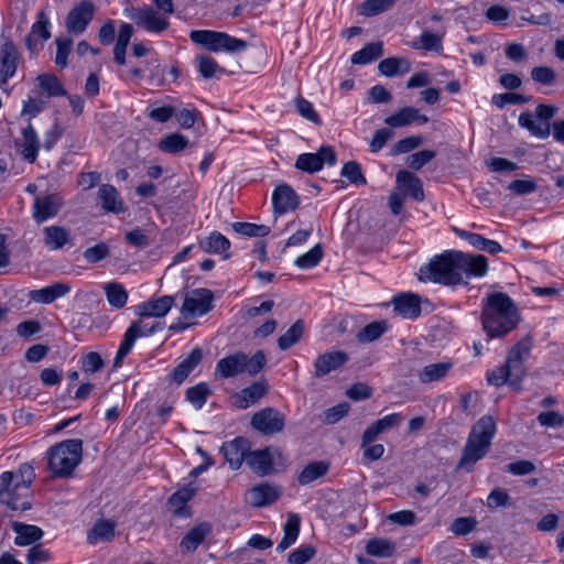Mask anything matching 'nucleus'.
<instances>
[{
    "label": "nucleus",
    "instance_id": "1",
    "mask_svg": "<svg viewBox=\"0 0 564 564\" xmlns=\"http://www.w3.org/2000/svg\"><path fill=\"white\" fill-rule=\"evenodd\" d=\"M519 321L518 307L508 294L491 292L482 299L481 324L489 338L506 336Z\"/></svg>",
    "mask_w": 564,
    "mask_h": 564
},
{
    "label": "nucleus",
    "instance_id": "2",
    "mask_svg": "<svg viewBox=\"0 0 564 564\" xmlns=\"http://www.w3.org/2000/svg\"><path fill=\"white\" fill-rule=\"evenodd\" d=\"M532 339L530 336L519 340L508 352L503 365L487 372V382L495 387L508 384L514 391L522 390V380L527 375L524 360L532 349Z\"/></svg>",
    "mask_w": 564,
    "mask_h": 564
},
{
    "label": "nucleus",
    "instance_id": "3",
    "mask_svg": "<svg viewBox=\"0 0 564 564\" xmlns=\"http://www.w3.org/2000/svg\"><path fill=\"white\" fill-rule=\"evenodd\" d=\"M495 434L494 417L490 415L480 417L471 427L456 469L470 473L475 465L488 454Z\"/></svg>",
    "mask_w": 564,
    "mask_h": 564
},
{
    "label": "nucleus",
    "instance_id": "4",
    "mask_svg": "<svg viewBox=\"0 0 564 564\" xmlns=\"http://www.w3.org/2000/svg\"><path fill=\"white\" fill-rule=\"evenodd\" d=\"M83 441L70 438L53 445L48 451L47 467L54 477L67 478L82 462Z\"/></svg>",
    "mask_w": 564,
    "mask_h": 564
},
{
    "label": "nucleus",
    "instance_id": "5",
    "mask_svg": "<svg viewBox=\"0 0 564 564\" xmlns=\"http://www.w3.org/2000/svg\"><path fill=\"white\" fill-rule=\"evenodd\" d=\"M420 281H432L443 285L460 284L458 251H445L435 256L419 271Z\"/></svg>",
    "mask_w": 564,
    "mask_h": 564
},
{
    "label": "nucleus",
    "instance_id": "6",
    "mask_svg": "<svg viewBox=\"0 0 564 564\" xmlns=\"http://www.w3.org/2000/svg\"><path fill=\"white\" fill-rule=\"evenodd\" d=\"M265 364L267 357L262 350L256 351L251 357L242 351H236L217 361L215 375L221 379L234 378L242 373L253 377L263 369Z\"/></svg>",
    "mask_w": 564,
    "mask_h": 564
},
{
    "label": "nucleus",
    "instance_id": "7",
    "mask_svg": "<svg viewBox=\"0 0 564 564\" xmlns=\"http://www.w3.org/2000/svg\"><path fill=\"white\" fill-rule=\"evenodd\" d=\"M189 39L210 52L225 51L228 53L243 52L248 44L246 41L230 36L225 32L210 30H195L189 34Z\"/></svg>",
    "mask_w": 564,
    "mask_h": 564
},
{
    "label": "nucleus",
    "instance_id": "8",
    "mask_svg": "<svg viewBox=\"0 0 564 564\" xmlns=\"http://www.w3.org/2000/svg\"><path fill=\"white\" fill-rule=\"evenodd\" d=\"M159 329H161L160 323L150 326L149 324H144L142 321L132 322L123 335V338L121 340V344L113 360V366L120 367L122 365L123 359L129 355V352L133 348L137 338L141 336L152 335Z\"/></svg>",
    "mask_w": 564,
    "mask_h": 564
},
{
    "label": "nucleus",
    "instance_id": "9",
    "mask_svg": "<svg viewBox=\"0 0 564 564\" xmlns=\"http://www.w3.org/2000/svg\"><path fill=\"white\" fill-rule=\"evenodd\" d=\"M213 301L214 294L210 290L203 288L192 290L184 297L181 314L186 319L203 316L213 310Z\"/></svg>",
    "mask_w": 564,
    "mask_h": 564
},
{
    "label": "nucleus",
    "instance_id": "10",
    "mask_svg": "<svg viewBox=\"0 0 564 564\" xmlns=\"http://www.w3.org/2000/svg\"><path fill=\"white\" fill-rule=\"evenodd\" d=\"M285 414L274 408H264L251 417V426L264 435H273L285 427Z\"/></svg>",
    "mask_w": 564,
    "mask_h": 564
},
{
    "label": "nucleus",
    "instance_id": "11",
    "mask_svg": "<svg viewBox=\"0 0 564 564\" xmlns=\"http://www.w3.org/2000/svg\"><path fill=\"white\" fill-rule=\"evenodd\" d=\"M334 165L336 153L332 147L323 145L317 153H302L297 156L295 167L313 174L321 171L324 164Z\"/></svg>",
    "mask_w": 564,
    "mask_h": 564
},
{
    "label": "nucleus",
    "instance_id": "12",
    "mask_svg": "<svg viewBox=\"0 0 564 564\" xmlns=\"http://www.w3.org/2000/svg\"><path fill=\"white\" fill-rule=\"evenodd\" d=\"M95 6L91 1H80L66 17L65 26L67 32L74 35L84 33L93 20Z\"/></svg>",
    "mask_w": 564,
    "mask_h": 564
},
{
    "label": "nucleus",
    "instance_id": "13",
    "mask_svg": "<svg viewBox=\"0 0 564 564\" xmlns=\"http://www.w3.org/2000/svg\"><path fill=\"white\" fill-rule=\"evenodd\" d=\"M14 473L3 471L0 475V502L8 506L12 511H25L31 509V502L22 498L19 489H14Z\"/></svg>",
    "mask_w": 564,
    "mask_h": 564
},
{
    "label": "nucleus",
    "instance_id": "14",
    "mask_svg": "<svg viewBox=\"0 0 564 564\" xmlns=\"http://www.w3.org/2000/svg\"><path fill=\"white\" fill-rule=\"evenodd\" d=\"M128 15L138 26L149 32L161 33L170 26L169 21L150 7L132 8Z\"/></svg>",
    "mask_w": 564,
    "mask_h": 564
},
{
    "label": "nucleus",
    "instance_id": "15",
    "mask_svg": "<svg viewBox=\"0 0 564 564\" xmlns=\"http://www.w3.org/2000/svg\"><path fill=\"white\" fill-rule=\"evenodd\" d=\"M14 143L15 147L20 149L21 158L25 162L32 164L36 161L42 145L32 122L29 121L25 127L21 129V138L17 139Z\"/></svg>",
    "mask_w": 564,
    "mask_h": 564
},
{
    "label": "nucleus",
    "instance_id": "16",
    "mask_svg": "<svg viewBox=\"0 0 564 564\" xmlns=\"http://www.w3.org/2000/svg\"><path fill=\"white\" fill-rule=\"evenodd\" d=\"M349 360L347 352L343 350L325 351L314 360V376L322 378L332 371L338 370Z\"/></svg>",
    "mask_w": 564,
    "mask_h": 564
},
{
    "label": "nucleus",
    "instance_id": "17",
    "mask_svg": "<svg viewBox=\"0 0 564 564\" xmlns=\"http://www.w3.org/2000/svg\"><path fill=\"white\" fill-rule=\"evenodd\" d=\"M460 283L465 278L484 276L488 271V260L482 254H468L458 251Z\"/></svg>",
    "mask_w": 564,
    "mask_h": 564
},
{
    "label": "nucleus",
    "instance_id": "18",
    "mask_svg": "<svg viewBox=\"0 0 564 564\" xmlns=\"http://www.w3.org/2000/svg\"><path fill=\"white\" fill-rule=\"evenodd\" d=\"M272 205L274 214L283 215L295 210L300 205V197L288 184L278 185L272 193Z\"/></svg>",
    "mask_w": 564,
    "mask_h": 564
},
{
    "label": "nucleus",
    "instance_id": "19",
    "mask_svg": "<svg viewBox=\"0 0 564 564\" xmlns=\"http://www.w3.org/2000/svg\"><path fill=\"white\" fill-rule=\"evenodd\" d=\"M20 55L12 41L6 40L0 45V83L4 84L17 72Z\"/></svg>",
    "mask_w": 564,
    "mask_h": 564
},
{
    "label": "nucleus",
    "instance_id": "20",
    "mask_svg": "<svg viewBox=\"0 0 564 564\" xmlns=\"http://www.w3.org/2000/svg\"><path fill=\"white\" fill-rule=\"evenodd\" d=\"M51 36L50 20L45 12L37 13V20L32 25L31 32L25 39V45L31 53H37L43 48V44Z\"/></svg>",
    "mask_w": 564,
    "mask_h": 564
},
{
    "label": "nucleus",
    "instance_id": "21",
    "mask_svg": "<svg viewBox=\"0 0 564 564\" xmlns=\"http://www.w3.org/2000/svg\"><path fill=\"white\" fill-rule=\"evenodd\" d=\"M249 449V441L245 437H236L221 446V453L231 469H239L247 462Z\"/></svg>",
    "mask_w": 564,
    "mask_h": 564
},
{
    "label": "nucleus",
    "instance_id": "22",
    "mask_svg": "<svg viewBox=\"0 0 564 564\" xmlns=\"http://www.w3.org/2000/svg\"><path fill=\"white\" fill-rule=\"evenodd\" d=\"M280 495L281 490L278 486L262 482L248 491L246 501L252 507L262 508L275 502Z\"/></svg>",
    "mask_w": 564,
    "mask_h": 564
},
{
    "label": "nucleus",
    "instance_id": "23",
    "mask_svg": "<svg viewBox=\"0 0 564 564\" xmlns=\"http://www.w3.org/2000/svg\"><path fill=\"white\" fill-rule=\"evenodd\" d=\"M404 421V416L400 413H392L375 421L369 425L361 436V447H366L376 440L378 435L393 427L399 426Z\"/></svg>",
    "mask_w": 564,
    "mask_h": 564
},
{
    "label": "nucleus",
    "instance_id": "24",
    "mask_svg": "<svg viewBox=\"0 0 564 564\" xmlns=\"http://www.w3.org/2000/svg\"><path fill=\"white\" fill-rule=\"evenodd\" d=\"M63 202L58 195L51 194L44 197H36L33 205V218L37 224H42L54 217L59 212Z\"/></svg>",
    "mask_w": 564,
    "mask_h": 564
},
{
    "label": "nucleus",
    "instance_id": "25",
    "mask_svg": "<svg viewBox=\"0 0 564 564\" xmlns=\"http://www.w3.org/2000/svg\"><path fill=\"white\" fill-rule=\"evenodd\" d=\"M175 303L172 295H163L158 299H150L137 306V313L141 317L161 318L167 315Z\"/></svg>",
    "mask_w": 564,
    "mask_h": 564
},
{
    "label": "nucleus",
    "instance_id": "26",
    "mask_svg": "<svg viewBox=\"0 0 564 564\" xmlns=\"http://www.w3.org/2000/svg\"><path fill=\"white\" fill-rule=\"evenodd\" d=\"M280 455L278 449L264 448L251 452L247 456L248 466L256 473L264 476L271 474L273 469V456Z\"/></svg>",
    "mask_w": 564,
    "mask_h": 564
},
{
    "label": "nucleus",
    "instance_id": "27",
    "mask_svg": "<svg viewBox=\"0 0 564 564\" xmlns=\"http://www.w3.org/2000/svg\"><path fill=\"white\" fill-rule=\"evenodd\" d=\"M427 121V116L420 113L419 109L410 106L401 108L384 119V123L392 128L406 127L412 123L425 124Z\"/></svg>",
    "mask_w": 564,
    "mask_h": 564
},
{
    "label": "nucleus",
    "instance_id": "28",
    "mask_svg": "<svg viewBox=\"0 0 564 564\" xmlns=\"http://www.w3.org/2000/svg\"><path fill=\"white\" fill-rule=\"evenodd\" d=\"M70 290L72 288L68 283L55 282L45 288L30 291L29 297L35 303L51 304L55 300L68 294Z\"/></svg>",
    "mask_w": 564,
    "mask_h": 564
},
{
    "label": "nucleus",
    "instance_id": "29",
    "mask_svg": "<svg viewBox=\"0 0 564 564\" xmlns=\"http://www.w3.org/2000/svg\"><path fill=\"white\" fill-rule=\"evenodd\" d=\"M393 310L404 318H416L421 314V300L419 295L402 293L393 297Z\"/></svg>",
    "mask_w": 564,
    "mask_h": 564
},
{
    "label": "nucleus",
    "instance_id": "30",
    "mask_svg": "<svg viewBox=\"0 0 564 564\" xmlns=\"http://www.w3.org/2000/svg\"><path fill=\"white\" fill-rule=\"evenodd\" d=\"M98 203L107 213L120 214L124 212V203L115 186L102 184L97 193Z\"/></svg>",
    "mask_w": 564,
    "mask_h": 564
},
{
    "label": "nucleus",
    "instance_id": "31",
    "mask_svg": "<svg viewBox=\"0 0 564 564\" xmlns=\"http://www.w3.org/2000/svg\"><path fill=\"white\" fill-rule=\"evenodd\" d=\"M267 392L268 383L264 380L257 381L235 394L234 403L239 409H247L256 404Z\"/></svg>",
    "mask_w": 564,
    "mask_h": 564
},
{
    "label": "nucleus",
    "instance_id": "32",
    "mask_svg": "<svg viewBox=\"0 0 564 564\" xmlns=\"http://www.w3.org/2000/svg\"><path fill=\"white\" fill-rule=\"evenodd\" d=\"M203 351L199 347H195L171 372V380L177 384L183 383L189 373L200 364Z\"/></svg>",
    "mask_w": 564,
    "mask_h": 564
},
{
    "label": "nucleus",
    "instance_id": "33",
    "mask_svg": "<svg viewBox=\"0 0 564 564\" xmlns=\"http://www.w3.org/2000/svg\"><path fill=\"white\" fill-rule=\"evenodd\" d=\"M12 530L17 536L14 543L19 546L31 545L42 539L44 532L41 528L22 522H12Z\"/></svg>",
    "mask_w": 564,
    "mask_h": 564
},
{
    "label": "nucleus",
    "instance_id": "34",
    "mask_svg": "<svg viewBox=\"0 0 564 564\" xmlns=\"http://www.w3.org/2000/svg\"><path fill=\"white\" fill-rule=\"evenodd\" d=\"M198 247L206 253H220L225 259L230 257L226 253L230 248V241L219 231H213L208 237L200 239Z\"/></svg>",
    "mask_w": 564,
    "mask_h": 564
},
{
    "label": "nucleus",
    "instance_id": "35",
    "mask_svg": "<svg viewBox=\"0 0 564 564\" xmlns=\"http://www.w3.org/2000/svg\"><path fill=\"white\" fill-rule=\"evenodd\" d=\"M453 368L452 361H443L426 365L419 371L417 378L421 383H431L444 379Z\"/></svg>",
    "mask_w": 564,
    "mask_h": 564
},
{
    "label": "nucleus",
    "instance_id": "36",
    "mask_svg": "<svg viewBox=\"0 0 564 564\" xmlns=\"http://www.w3.org/2000/svg\"><path fill=\"white\" fill-rule=\"evenodd\" d=\"M519 126L525 130H528L532 135L545 139L551 133V124L544 123L539 120V118H534L533 113L530 111H524L519 116L518 119Z\"/></svg>",
    "mask_w": 564,
    "mask_h": 564
},
{
    "label": "nucleus",
    "instance_id": "37",
    "mask_svg": "<svg viewBox=\"0 0 564 564\" xmlns=\"http://www.w3.org/2000/svg\"><path fill=\"white\" fill-rule=\"evenodd\" d=\"M397 183L402 185L414 200H424L423 184L413 173L405 170L399 171L397 173Z\"/></svg>",
    "mask_w": 564,
    "mask_h": 564
},
{
    "label": "nucleus",
    "instance_id": "38",
    "mask_svg": "<svg viewBox=\"0 0 564 564\" xmlns=\"http://www.w3.org/2000/svg\"><path fill=\"white\" fill-rule=\"evenodd\" d=\"M44 243L50 250L62 249L70 240V234L61 226H47L43 228Z\"/></svg>",
    "mask_w": 564,
    "mask_h": 564
},
{
    "label": "nucleus",
    "instance_id": "39",
    "mask_svg": "<svg viewBox=\"0 0 564 564\" xmlns=\"http://www.w3.org/2000/svg\"><path fill=\"white\" fill-rule=\"evenodd\" d=\"M116 523L111 520H99L88 531L87 541L90 544L108 542L115 538Z\"/></svg>",
    "mask_w": 564,
    "mask_h": 564
},
{
    "label": "nucleus",
    "instance_id": "40",
    "mask_svg": "<svg viewBox=\"0 0 564 564\" xmlns=\"http://www.w3.org/2000/svg\"><path fill=\"white\" fill-rule=\"evenodd\" d=\"M210 533V525L208 523H199L192 528L182 539L180 546L187 551L194 552L200 543Z\"/></svg>",
    "mask_w": 564,
    "mask_h": 564
},
{
    "label": "nucleus",
    "instance_id": "41",
    "mask_svg": "<svg viewBox=\"0 0 564 564\" xmlns=\"http://www.w3.org/2000/svg\"><path fill=\"white\" fill-rule=\"evenodd\" d=\"M301 519L297 514H289L286 522L283 525L284 535L276 545L278 552H284L293 543H295L300 533Z\"/></svg>",
    "mask_w": 564,
    "mask_h": 564
},
{
    "label": "nucleus",
    "instance_id": "42",
    "mask_svg": "<svg viewBox=\"0 0 564 564\" xmlns=\"http://www.w3.org/2000/svg\"><path fill=\"white\" fill-rule=\"evenodd\" d=\"M104 291L108 304L115 310H121L128 302V292L119 282L104 284Z\"/></svg>",
    "mask_w": 564,
    "mask_h": 564
},
{
    "label": "nucleus",
    "instance_id": "43",
    "mask_svg": "<svg viewBox=\"0 0 564 564\" xmlns=\"http://www.w3.org/2000/svg\"><path fill=\"white\" fill-rule=\"evenodd\" d=\"M410 68V62L402 57H389L382 59L378 65L379 72L387 77L406 74Z\"/></svg>",
    "mask_w": 564,
    "mask_h": 564
},
{
    "label": "nucleus",
    "instance_id": "44",
    "mask_svg": "<svg viewBox=\"0 0 564 564\" xmlns=\"http://www.w3.org/2000/svg\"><path fill=\"white\" fill-rule=\"evenodd\" d=\"M328 468L329 465L326 462H312L302 469L297 477V481L300 485L306 486L323 477L328 471Z\"/></svg>",
    "mask_w": 564,
    "mask_h": 564
},
{
    "label": "nucleus",
    "instance_id": "45",
    "mask_svg": "<svg viewBox=\"0 0 564 564\" xmlns=\"http://www.w3.org/2000/svg\"><path fill=\"white\" fill-rule=\"evenodd\" d=\"M36 82L47 98L67 96L66 89L53 74H41L36 77Z\"/></svg>",
    "mask_w": 564,
    "mask_h": 564
},
{
    "label": "nucleus",
    "instance_id": "46",
    "mask_svg": "<svg viewBox=\"0 0 564 564\" xmlns=\"http://www.w3.org/2000/svg\"><path fill=\"white\" fill-rule=\"evenodd\" d=\"M383 53V45L381 42L369 43L351 56V63L356 65H366L377 58Z\"/></svg>",
    "mask_w": 564,
    "mask_h": 564
},
{
    "label": "nucleus",
    "instance_id": "47",
    "mask_svg": "<svg viewBox=\"0 0 564 564\" xmlns=\"http://www.w3.org/2000/svg\"><path fill=\"white\" fill-rule=\"evenodd\" d=\"M188 139L181 133H170L159 142V149L164 153L176 154L186 149Z\"/></svg>",
    "mask_w": 564,
    "mask_h": 564
},
{
    "label": "nucleus",
    "instance_id": "48",
    "mask_svg": "<svg viewBox=\"0 0 564 564\" xmlns=\"http://www.w3.org/2000/svg\"><path fill=\"white\" fill-rule=\"evenodd\" d=\"M304 333V322L297 319L283 335L278 339V346L281 350H288L299 343Z\"/></svg>",
    "mask_w": 564,
    "mask_h": 564
},
{
    "label": "nucleus",
    "instance_id": "49",
    "mask_svg": "<svg viewBox=\"0 0 564 564\" xmlns=\"http://www.w3.org/2000/svg\"><path fill=\"white\" fill-rule=\"evenodd\" d=\"M395 551V544L388 539H371L366 544V552L371 556L390 557Z\"/></svg>",
    "mask_w": 564,
    "mask_h": 564
},
{
    "label": "nucleus",
    "instance_id": "50",
    "mask_svg": "<svg viewBox=\"0 0 564 564\" xmlns=\"http://www.w3.org/2000/svg\"><path fill=\"white\" fill-rule=\"evenodd\" d=\"M388 329L384 321H376L366 325L357 335L360 343H371L379 339Z\"/></svg>",
    "mask_w": 564,
    "mask_h": 564
},
{
    "label": "nucleus",
    "instance_id": "51",
    "mask_svg": "<svg viewBox=\"0 0 564 564\" xmlns=\"http://www.w3.org/2000/svg\"><path fill=\"white\" fill-rule=\"evenodd\" d=\"M210 394V390L207 383L200 382L186 390V400L193 404L197 410L202 409L206 403L207 397Z\"/></svg>",
    "mask_w": 564,
    "mask_h": 564
},
{
    "label": "nucleus",
    "instance_id": "52",
    "mask_svg": "<svg viewBox=\"0 0 564 564\" xmlns=\"http://www.w3.org/2000/svg\"><path fill=\"white\" fill-rule=\"evenodd\" d=\"M395 0H366L359 8L358 13L365 17H373L389 10Z\"/></svg>",
    "mask_w": 564,
    "mask_h": 564
},
{
    "label": "nucleus",
    "instance_id": "53",
    "mask_svg": "<svg viewBox=\"0 0 564 564\" xmlns=\"http://www.w3.org/2000/svg\"><path fill=\"white\" fill-rule=\"evenodd\" d=\"M195 489L192 487H184L176 492H174L169 498V505L174 508V513L176 516L182 514V510L185 505L194 497Z\"/></svg>",
    "mask_w": 564,
    "mask_h": 564
},
{
    "label": "nucleus",
    "instance_id": "54",
    "mask_svg": "<svg viewBox=\"0 0 564 564\" xmlns=\"http://www.w3.org/2000/svg\"><path fill=\"white\" fill-rule=\"evenodd\" d=\"M323 247L322 245L317 243L306 253L297 257L295 260V265H297L301 269H311L319 263V261L323 258Z\"/></svg>",
    "mask_w": 564,
    "mask_h": 564
},
{
    "label": "nucleus",
    "instance_id": "55",
    "mask_svg": "<svg viewBox=\"0 0 564 564\" xmlns=\"http://www.w3.org/2000/svg\"><path fill=\"white\" fill-rule=\"evenodd\" d=\"M196 62H197V68H198L199 74L206 79L212 78L218 72L219 73L225 72V69L221 68L218 65V63L210 56L198 55L196 57Z\"/></svg>",
    "mask_w": 564,
    "mask_h": 564
},
{
    "label": "nucleus",
    "instance_id": "56",
    "mask_svg": "<svg viewBox=\"0 0 564 564\" xmlns=\"http://www.w3.org/2000/svg\"><path fill=\"white\" fill-rule=\"evenodd\" d=\"M531 99L530 96L516 94V93H505V94H496L492 96L491 102L502 109L507 105H522L529 102Z\"/></svg>",
    "mask_w": 564,
    "mask_h": 564
},
{
    "label": "nucleus",
    "instance_id": "57",
    "mask_svg": "<svg viewBox=\"0 0 564 564\" xmlns=\"http://www.w3.org/2000/svg\"><path fill=\"white\" fill-rule=\"evenodd\" d=\"M236 232L248 237H264L270 234V227L251 223H235L232 225Z\"/></svg>",
    "mask_w": 564,
    "mask_h": 564
},
{
    "label": "nucleus",
    "instance_id": "58",
    "mask_svg": "<svg viewBox=\"0 0 564 564\" xmlns=\"http://www.w3.org/2000/svg\"><path fill=\"white\" fill-rule=\"evenodd\" d=\"M297 112L306 120L313 122L316 126H322V120L315 111L311 101L306 100L302 96H299L294 100Z\"/></svg>",
    "mask_w": 564,
    "mask_h": 564
},
{
    "label": "nucleus",
    "instance_id": "59",
    "mask_svg": "<svg viewBox=\"0 0 564 564\" xmlns=\"http://www.w3.org/2000/svg\"><path fill=\"white\" fill-rule=\"evenodd\" d=\"M341 175L354 185H366L367 180L361 172L360 164L356 161L347 162L341 169Z\"/></svg>",
    "mask_w": 564,
    "mask_h": 564
},
{
    "label": "nucleus",
    "instance_id": "60",
    "mask_svg": "<svg viewBox=\"0 0 564 564\" xmlns=\"http://www.w3.org/2000/svg\"><path fill=\"white\" fill-rule=\"evenodd\" d=\"M35 478L34 469L29 464H22L18 473H14V489H28Z\"/></svg>",
    "mask_w": 564,
    "mask_h": 564
},
{
    "label": "nucleus",
    "instance_id": "61",
    "mask_svg": "<svg viewBox=\"0 0 564 564\" xmlns=\"http://www.w3.org/2000/svg\"><path fill=\"white\" fill-rule=\"evenodd\" d=\"M56 43V56L55 63L61 68H65L67 66V57L72 51L73 40L69 37H57L55 40Z\"/></svg>",
    "mask_w": 564,
    "mask_h": 564
},
{
    "label": "nucleus",
    "instance_id": "62",
    "mask_svg": "<svg viewBox=\"0 0 564 564\" xmlns=\"http://www.w3.org/2000/svg\"><path fill=\"white\" fill-rule=\"evenodd\" d=\"M531 78L541 85L551 86L556 80V73L549 66H536L531 69Z\"/></svg>",
    "mask_w": 564,
    "mask_h": 564
},
{
    "label": "nucleus",
    "instance_id": "63",
    "mask_svg": "<svg viewBox=\"0 0 564 564\" xmlns=\"http://www.w3.org/2000/svg\"><path fill=\"white\" fill-rule=\"evenodd\" d=\"M436 156V152L432 150H422L410 154L406 158V164L413 170H420Z\"/></svg>",
    "mask_w": 564,
    "mask_h": 564
},
{
    "label": "nucleus",
    "instance_id": "64",
    "mask_svg": "<svg viewBox=\"0 0 564 564\" xmlns=\"http://www.w3.org/2000/svg\"><path fill=\"white\" fill-rule=\"evenodd\" d=\"M316 550L312 545H302L289 554V564H305L314 557Z\"/></svg>",
    "mask_w": 564,
    "mask_h": 564
}]
</instances>
